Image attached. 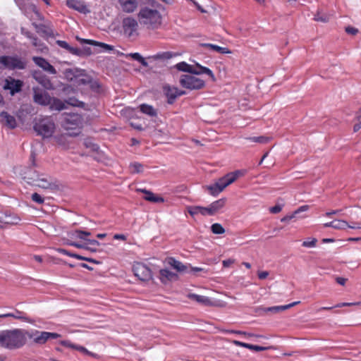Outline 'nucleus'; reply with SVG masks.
I'll return each instance as SVG.
<instances>
[{"label": "nucleus", "instance_id": "1", "mask_svg": "<svg viewBox=\"0 0 361 361\" xmlns=\"http://www.w3.org/2000/svg\"><path fill=\"white\" fill-rule=\"evenodd\" d=\"M161 4L155 0H142L137 13L139 23L147 30H155L162 25Z\"/></svg>", "mask_w": 361, "mask_h": 361}, {"label": "nucleus", "instance_id": "46", "mask_svg": "<svg viewBox=\"0 0 361 361\" xmlns=\"http://www.w3.org/2000/svg\"><path fill=\"white\" fill-rule=\"evenodd\" d=\"M171 57H172V54L169 51L159 53V54H156L154 56V58L155 59H170Z\"/></svg>", "mask_w": 361, "mask_h": 361}, {"label": "nucleus", "instance_id": "2", "mask_svg": "<svg viewBox=\"0 0 361 361\" xmlns=\"http://www.w3.org/2000/svg\"><path fill=\"white\" fill-rule=\"evenodd\" d=\"M26 343V330L13 329L0 331V347L14 350L23 347Z\"/></svg>", "mask_w": 361, "mask_h": 361}, {"label": "nucleus", "instance_id": "61", "mask_svg": "<svg viewBox=\"0 0 361 361\" xmlns=\"http://www.w3.org/2000/svg\"><path fill=\"white\" fill-rule=\"evenodd\" d=\"M85 145L87 147H91L94 151H97L98 149L97 145L92 144L90 141H85Z\"/></svg>", "mask_w": 361, "mask_h": 361}, {"label": "nucleus", "instance_id": "33", "mask_svg": "<svg viewBox=\"0 0 361 361\" xmlns=\"http://www.w3.org/2000/svg\"><path fill=\"white\" fill-rule=\"evenodd\" d=\"M64 76L68 80H73L80 75V71L77 68H68L64 71Z\"/></svg>", "mask_w": 361, "mask_h": 361}, {"label": "nucleus", "instance_id": "28", "mask_svg": "<svg viewBox=\"0 0 361 361\" xmlns=\"http://www.w3.org/2000/svg\"><path fill=\"white\" fill-rule=\"evenodd\" d=\"M187 211L192 216L199 214L203 216L209 215L208 207H204L201 206H188L187 207Z\"/></svg>", "mask_w": 361, "mask_h": 361}, {"label": "nucleus", "instance_id": "5", "mask_svg": "<svg viewBox=\"0 0 361 361\" xmlns=\"http://www.w3.org/2000/svg\"><path fill=\"white\" fill-rule=\"evenodd\" d=\"M122 31L123 35L128 39H135L139 35V22L133 16H126L123 18Z\"/></svg>", "mask_w": 361, "mask_h": 361}, {"label": "nucleus", "instance_id": "57", "mask_svg": "<svg viewBox=\"0 0 361 361\" xmlns=\"http://www.w3.org/2000/svg\"><path fill=\"white\" fill-rule=\"evenodd\" d=\"M282 209V207L281 205H276L274 207H272L269 209L270 212L273 214H277L280 212Z\"/></svg>", "mask_w": 361, "mask_h": 361}, {"label": "nucleus", "instance_id": "36", "mask_svg": "<svg viewBox=\"0 0 361 361\" xmlns=\"http://www.w3.org/2000/svg\"><path fill=\"white\" fill-rule=\"evenodd\" d=\"M67 244L71 245V246H73L75 247L80 248V249H85V250H89V251L92 252H96V249L95 248H93L92 247H89L85 243L82 244V243H75V242H69Z\"/></svg>", "mask_w": 361, "mask_h": 361}, {"label": "nucleus", "instance_id": "44", "mask_svg": "<svg viewBox=\"0 0 361 361\" xmlns=\"http://www.w3.org/2000/svg\"><path fill=\"white\" fill-rule=\"evenodd\" d=\"M67 135H60L54 137L55 141L60 145L66 146Z\"/></svg>", "mask_w": 361, "mask_h": 361}, {"label": "nucleus", "instance_id": "42", "mask_svg": "<svg viewBox=\"0 0 361 361\" xmlns=\"http://www.w3.org/2000/svg\"><path fill=\"white\" fill-rule=\"evenodd\" d=\"M329 16L326 14H322L320 12H317L314 17V20L315 21H320L323 23H326L329 21Z\"/></svg>", "mask_w": 361, "mask_h": 361}, {"label": "nucleus", "instance_id": "14", "mask_svg": "<svg viewBox=\"0 0 361 361\" xmlns=\"http://www.w3.org/2000/svg\"><path fill=\"white\" fill-rule=\"evenodd\" d=\"M159 279L163 284H169L173 281L178 280V275L168 269H162L159 270Z\"/></svg>", "mask_w": 361, "mask_h": 361}, {"label": "nucleus", "instance_id": "4", "mask_svg": "<svg viewBox=\"0 0 361 361\" xmlns=\"http://www.w3.org/2000/svg\"><path fill=\"white\" fill-rule=\"evenodd\" d=\"M240 174L239 171L227 173L224 177L219 178L214 184L209 185L208 190L210 193L215 196L222 192L228 185L233 183Z\"/></svg>", "mask_w": 361, "mask_h": 361}, {"label": "nucleus", "instance_id": "19", "mask_svg": "<svg viewBox=\"0 0 361 361\" xmlns=\"http://www.w3.org/2000/svg\"><path fill=\"white\" fill-rule=\"evenodd\" d=\"M20 221V218L11 214L0 213V223L4 226V228L6 225L17 224Z\"/></svg>", "mask_w": 361, "mask_h": 361}, {"label": "nucleus", "instance_id": "63", "mask_svg": "<svg viewBox=\"0 0 361 361\" xmlns=\"http://www.w3.org/2000/svg\"><path fill=\"white\" fill-rule=\"evenodd\" d=\"M233 263H234V259H231L224 260L223 262H222L223 266L224 267H228L229 266H231Z\"/></svg>", "mask_w": 361, "mask_h": 361}, {"label": "nucleus", "instance_id": "56", "mask_svg": "<svg viewBox=\"0 0 361 361\" xmlns=\"http://www.w3.org/2000/svg\"><path fill=\"white\" fill-rule=\"evenodd\" d=\"M309 209V206L308 205H302L301 207H300L297 210H295L294 212V214L295 216L300 212H306Z\"/></svg>", "mask_w": 361, "mask_h": 361}, {"label": "nucleus", "instance_id": "29", "mask_svg": "<svg viewBox=\"0 0 361 361\" xmlns=\"http://www.w3.org/2000/svg\"><path fill=\"white\" fill-rule=\"evenodd\" d=\"M48 105H49L51 110L61 111L66 108L65 102L55 97H51Z\"/></svg>", "mask_w": 361, "mask_h": 361}, {"label": "nucleus", "instance_id": "22", "mask_svg": "<svg viewBox=\"0 0 361 361\" xmlns=\"http://www.w3.org/2000/svg\"><path fill=\"white\" fill-rule=\"evenodd\" d=\"M33 78L41 84L44 88L51 90L53 88V85L50 80L41 72L35 71L32 74Z\"/></svg>", "mask_w": 361, "mask_h": 361}, {"label": "nucleus", "instance_id": "31", "mask_svg": "<svg viewBox=\"0 0 361 361\" xmlns=\"http://www.w3.org/2000/svg\"><path fill=\"white\" fill-rule=\"evenodd\" d=\"M139 108L142 113L149 116L154 117L157 115V110L151 105L142 104L140 105Z\"/></svg>", "mask_w": 361, "mask_h": 361}, {"label": "nucleus", "instance_id": "38", "mask_svg": "<svg viewBox=\"0 0 361 361\" xmlns=\"http://www.w3.org/2000/svg\"><path fill=\"white\" fill-rule=\"evenodd\" d=\"M73 235H75V238H78L79 239L87 241L89 239L87 238V236H90L91 233L87 231H82L80 230H76Z\"/></svg>", "mask_w": 361, "mask_h": 361}, {"label": "nucleus", "instance_id": "37", "mask_svg": "<svg viewBox=\"0 0 361 361\" xmlns=\"http://www.w3.org/2000/svg\"><path fill=\"white\" fill-rule=\"evenodd\" d=\"M129 56L134 60L140 62L143 66H148V63L139 53H131L129 54Z\"/></svg>", "mask_w": 361, "mask_h": 361}, {"label": "nucleus", "instance_id": "23", "mask_svg": "<svg viewBox=\"0 0 361 361\" xmlns=\"http://www.w3.org/2000/svg\"><path fill=\"white\" fill-rule=\"evenodd\" d=\"M187 297L192 300L196 301L197 303L203 305L204 306H214V302H213L209 298L204 295H200L195 293H189Z\"/></svg>", "mask_w": 361, "mask_h": 361}, {"label": "nucleus", "instance_id": "60", "mask_svg": "<svg viewBox=\"0 0 361 361\" xmlns=\"http://www.w3.org/2000/svg\"><path fill=\"white\" fill-rule=\"evenodd\" d=\"M233 344H235L237 346H241L247 348L249 347V343H243L239 341H233Z\"/></svg>", "mask_w": 361, "mask_h": 361}, {"label": "nucleus", "instance_id": "51", "mask_svg": "<svg viewBox=\"0 0 361 361\" xmlns=\"http://www.w3.org/2000/svg\"><path fill=\"white\" fill-rule=\"evenodd\" d=\"M345 32L349 35H355L358 32V30L355 27L348 26L345 27Z\"/></svg>", "mask_w": 361, "mask_h": 361}, {"label": "nucleus", "instance_id": "39", "mask_svg": "<svg viewBox=\"0 0 361 361\" xmlns=\"http://www.w3.org/2000/svg\"><path fill=\"white\" fill-rule=\"evenodd\" d=\"M211 230L214 234H222L225 232L224 227L218 223L212 224L211 226Z\"/></svg>", "mask_w": 361, "mask_h": 361}, {"label": "nucleus", "instance_id": "13", "mask_svg": "<svg viewBox=\"0 0 361 361\" xmlns=\"http://www.w3.org/2000/svg\"><path fill=\"white\" fill-rule=\"evenodd\" d=\"M31 339L35 343L43 345L47 341V331L37 330L26 331V339Z\"/></svg>", "mask_w": 361, "mask_h": 361}, {"label": "nucleus", "instance_id": "26", "mask_svg": "<svg viewBox=\"0 0 361 361\" xmlns=\"http://www.w3.org/2000/svg\"><path fill=\"white\" fill-rule=\"evenodd\" d=\"M346 228H350L353 229H361L360 223H354L353 225H350L347 221L344 220L336 219L334 221V228L335 229H345Z\"/></svg>", "mask_w": 361, "mask_h": 361}, {"label": "nucleus", "instance_id": "49", "mask_svg": "<svg viewBox=\"0 0 361 361\" xmlns=\"http://www.w3.org/2000/svg\"><path fill=\"white\" fill-rule=\"evenodd\" d=\"M360 305H361V302H342V303L337 304L336 306H334V307H349V306Z\"/></svg>", "mask_w": 361, "mask_h": 361}, {"label": "nucleus", "instance_id": "8", "mask_svg": "<svg viewBox=\"0 0 361 361\" xmlns=\"http://www.w3.org/2000/svg\"><path fill=\"white\" fill-rule=\"evenodd\" d=\"M24 179L28 183L44 189H55L57 187L53 178L44 175L37 174L36 177L24 176Z\"/></svg>", "mask_w": 361, "mask_h": 361}, {"label": "nucleus", "instance_id": "52", "mask_svg": "<svg viewBox=\"0 0 361 361\" xmlns=\"http://www.w3.org/2000/svg\"><path fill=\"white\" fill-rule=\"evenodd\" d=\"M85 244H87L89 247L95 248L96 250L97 247L99 245V243L96 240H88Z\"/></svg>", "mask_w": 361, "mask_h": 361}, {"label": "nucleus", "instance_id": "53", "mask_svg": "<svg viewBox=\"0 0 361 361\" xmlns=\"http://www.w3.org/2000/svg\"><path fill=\"white\" fill-rule=\"evenodd\" d=\"M60 343L63 346H65V347H67V348H73V349H75V346H76L75 344L72 343L70 341H61L60 342Z\"/></svg>", "mask_w": 361, "mask_h": 361}, {"label": "nucleus", "instance_id": "21", "mask_svg": "<svg viewBox=\"0 0 361 361\" xmlns=\"http://www.w3.org/2000/svg\"><path fill=\"white\" fill-rule=\"evenodd\" d=\"M165 262L176 269L178 272H186L188 271V266L183 264L178 260H176L174 257H167Z\"/></svg>", "mask_w": 361, "mask_h": 361}, {"label": "nucleus", "instance_id": "59", "mask_svg": "<svg viewBox=\"0 0 361 361\" xmlns=\"http://www.w3.org/2000/svg\"><path fill=\"white\" fill-rule=\"evenodd\" d=\"M269 275V273L267 271L258 272V277L261 280L265 279Z\"/></svg>", "mask_w": 361, "mask_h": 361}, {"label": "nucleus", "instance_id": "35", "mask_svg": "<svg viewBox=\"0 0 361 361\" xmlns=\"http://www.w3.org/2000/svg\"><path fill=\"white\" fill-rule=\"evenodd\" d=\"M129 169L132 173H140L143 172L144 166L139 162H133L130 164Z\"/></svg>", "mask_w": 361, "mask_h": 361}, {"label": "nucleus", "instance_id": "43", "mask_svg": "<svg viewBox=\"0 0 361 361\" xmlns=\"http://www.w3.org/2000/svg\"><path fill=\"white\" fill-rule=\"evenodd\" d=\"M317 240L316 238H311L302 242V245L305 247H314L317 245Z\"/></svg>", "mask_w": 361, "mask_h": 361}, {"label": "nucleus", "instance_id": "6", "mask_svg": "<svg viewBox=\"0 0 361 361\" xmlns=\"http://www.w3.org/2000/svg\"><path fill=\"white\" fill-rule=\"evenodd\" d=\"M197 75L195 74H185L182 75L180 78V85L186 89L193 90H200L203 88L205 85L204 81L198 78Z\"/></svg>", "mask_w": 361, "mask_h": 361}, {"label": "nucleus", "instance_id": "64", "mask_svg": "<svg viewBox=\"0 0 361 361\" xmlns=\"http://www.w3.org/2000/svg\"><path fill=\"white\" fill-rule=\"evenodd\" d=\"M336 282L341 285V286H344L345 284V282L347 281V279L345 278H343V277H336Z\"/></svg>", "mask_w": 361, "mask_h": 361}, {"label": "nucleus", "instance_id": "50", "mask_svg": "<svg viewBox=\"0 0 361 361\" xmlns=\"http://www.w3.org/2000/svg\"><path fill=\"white\" fill-rule=\"evenodd\" d=\"M356 121L358 122L353 127L354 132L358 131L361 128V116L356 115Z\"/></svg>", "mask_w": 361, "mask_h": 361}, {"label": "nucleus", "instance_id": "48", "mask_svg": "<svg viewBox=\"0 0 361 361\" xmlns=\"http://www.w3.org/2000/svg\"><path fill=\"white\" fill-rule=\"evenodd\" d=\"M31 40L33 46H35V47H38L39 49H40L41 51L44 49L43 44L41 43L36 37L34 36L31 39Z\"/></svg>", "mask_w": 361, "mask_h": 361}, {"label": "nucleus", "instance_id": "32", "mask_svg": "<svg viewBox=\"0 0 361 361\" xmlns=\"http://www.w3.org/2000/svg\"><path fill=\"white\" fill-rule=\"evenodd\" d=\"M202 46L210 49L212 51L221 53V54H231V51L226 47H222L216 44L204 43L202 44Z\"/></svg>", "mask_w": 361, "mask_h": 361}, {"label": "nucleus", "instance_id": "47", "mask_svg": "<svg viewBox=\"0 0 361 361\" xmlns=\"http://www.w3.org/2000/svg\"><path fill=\"white\" fill-rule=\"evenodd\" d=\"M32 201L38 203V204H42L44 201V199L38 193L35 192L32 195Z\"/></svg>", "mask_w": 361, "mask_h": 361}, {"label": "nucleus", "instance_id": "24", "mask_svg": "<svg viewBox=\"0 0 361 361\" xmlns=\"http://www.w3.org/2000/svg\"><path fill=\"white\" fill-rule=\"evenodd\" d=\"M226 199L221 198L216 201L213 202L208 206L209 216H213L221 210L226 204Z\"/></svg>", "mask_w": 361, "mask_h": 361}, {"label": "nucleus", "instance_id": "25", "mask_svg": "<svg viewBox=\"0 0 361 361\" xmlns=\"http://www.w3.org/2000/svg\"><path fill=\"white\" fill-rule=\"evenodd\" d=\"M166 95L168 98V102L173 104L175 99L184 94V92L176 87H168L165 88Z\"/></svg>", "mask_w": 361, "mask_h": 361}, {"label": "nucleus", "instance_id": "17", "mask_svg": "<svg viewBox=\"0 0 361 361\" xmlns=\"http://www.w3.org/2000/svg\"><path fill=\"white\" fill-rule=\"evenodd\" d=\"M32 61L37 66L42 68L44 71L53 75L56 73L55 68L45 59L39 56H33Z\"/></svg>", "mask_w": 361, "mask_h": 361}, {"label": "nucleus", "instance_id": "27", "mask_svg": "<svg viewBox=\"0 0 361 361\" xmlns=\"http://www.w3.org/2000/svg\"><path fill=\"white\" fill-rule=\"evenodd\" d=\"M1 122L4 123L10 128H15L17 126L16 120L14 116L10 115L6 111H2L0 114Z\"/></svg>", "mask_w": 361, "mask_h": 361}, {"label": "nucleus", "instance_id": "15", "mask_svg": "<svg viewBox=\"0 0 361 361\" xmlns=\"http://www.w3.org/2000/svg\"><path fill=\"white\" fill-rule=\"evenodd\" d=\"M22 87L23 82L21 80L9 78L5 80L4 89L9 90L11 94L14 95L21 90Z\"/></svg>", "mask_w": 361, "mask_h": 361}, {"label": "nucleus", "instance_id": "16", "mask_svg": "<svg viewBox=\"0 0 361 361\" xmlns=\"http://www.w3.org/2000/svg\"><path fill=\"white\" fill-rule=\"evenodd\" d=\"M119 8L124 13H133L138 7L137 0H117Z\"/></svg>", "mask_w": 361, "mask_h": 361}, {"label": "nucleus", "instance_id": "3", "mask_svg": "<svg viewBox=\"0 0 361 361\" xmlns=\"http://www.w3.org/2000/svg\"><path fill=\"white\" fill-rule=\"evenodd\" d=\"M56 129V125L51 116L36 118L34 130L44 138L52 136Z\"/></svg>", "mask_w": 361, "mask_h": 361}, {"label": "nucleus", "instance_id": "34", "mask_svg": "<svg viewBox=\"0 0 361 361\" xmlns=\"http://www.w3.org/2000/svg\"><path fill=\"white\" fill-rule=\"evenodd\" d=\"M14 319L21 320L23 322H28L30 324L33 323V320L30 319L26 314V313L23 312H20L19 310H15L14 312Z\"/></svg>", "mask_w": 361, "mask_h": 361}, {"label": "nucleus", "instance_id": "41", "mask_svg": "<svg viewBox=\"0 0 361 361\" xmlns=\"http://www.w3.org/2000/svg\"><path fill=\"white\" fill-rule=\"evenodd\" d=\"M247 139L252 142L259 143H267L270 140V137L266 136L251 137Z\"/></svg>", "mask_w": 361, "mask_h": 361}, {"label": "nucleus", "instance_id": "45", "mask_svg": "<svg viewBox=\"0 0 361 361\" xmlns=\"http://www.w3.org/2000/svg\"><path fill=\"white\" fill-rule=\"evenodd\" d=\"M75 350H77L84 353L85 355L92 356V357H96V355L94 353L90 352L87 349H86L83 346L76 345Z\"/></svg>", "mask_w": 361, "mask_h": 361}, {"label": "nucleus", "instance_id": "40", "mask_svg": "<svg viewBox=\"0 0 361 361\" xmlns=\"http://www.w3.org/2000/svg\"><path fill=\"white\" fill-rule=\"evenodd\" d=\"M85 42L89 44H92V45H98L99 47L104 48L106 50H112L113 49V47H111V45L102 43V42H98L91 40V39L85 40Z\"/></svg>", "mask_w": 361, "mask_h": 361}, {"label": "nucleus", "instance_id": "7", "mask_svg": "<svg viewBox=\"0 0 361 361\" xmlns=\"http://www.w3.org/2000/svg\"><path fill=\"white\" fill-rule=\"evenodd\" d=\"M176 68L180 71L187 72L189 73L200 75L202 73H205L208 75L213 81L216 80L215 76L213 72L208 68L200 66V64H197L196 66H193L192 65L188 64L187 63L183 61L178 63L176 65Z\"/></svg>", "mask_w": 361, "mask_h": 361}, {"label": "nucleus", "instance_id": "54", "mask_svg": "<svg viewBox=\"0 0 361 361\" xmlns=\"http://www.w3.org/2000/svg\"><path fill=\"white\" fill-rule=\"evenodd\" d=\"M247 348H249L250 350H254L255 351H262V350H264L267 349V348H265V347L252 345V344H249V347H247Z\"/></svg>", "mask_w": 361, "mask_h": 361}, {"label": "nucleus", "instance_id": "62", "mask_svg": "<svg viewBox=\"0 0 361 361\" xmlns=\"http://www.w3.org/2000/svg\"><path fill=\"white\" fill-rule=\"evenodd\" d=\"M67 104L72 105V106H80V103L78 100L73 99L72 98H70L67 102Z\"/></svg>", "mask_w": 361, "mask_h": 361}, {"label": "nucleus", "instance_id": "12", "mask_svg": "<svg viewBox=\"0 0 361 361\" xmlns=\"http://www.w3.org/2000/svg\"><path fill=\"white\" fill-rule=\"evenodd\" d=\"M82 125V118L79 114H69L65 117L63 126L66 130H76Z\"/></svg>", "mask_w": 361, "mask_h": 361}, {"label": "nucleus", "instance_id": "20", "mask_svg": "<svg viewBox=\"0 0 361 361\" xmlns=\"http://www.w3.org/2000/svg\"><path fill=\"white\" fill-rule=\"evenodd\" d=\"M300 301H295L292 303L286 305H279V306H273L269 307H261L260 310L264 313H271V314H276L281 311L286 310L298 304H299Z\"/></svg>", "mask_w": 361, "mask_h": 361}, {"label": "nucleus", "instance_id": "9", "mask_svg": "<svg viewBox=\"0 0 361 361\" xmlns=\"http://www.w3.org/2000/svg\"><path fill=\"white\" fill-rule=\"evenodd\" d=\"M25 62L18 56H0V68L24 69Z\"/></svg>", "mask_w": 361, "mask_h": 361}, {"label": "nucleus", "instance_id": "30", "mask_svg": "<svg viewBox=\"0 0 361 361\" xmlns=\"http://www.w3.org/2000/svg\"><path fill=\"white\" fill-rule=\"evenodd\" d=\"M141 192H143L145 194V200L155 202V203H159V202H164V200L161 197L156 196L153 192L151 191L147 190L146 189H140L139 190Z\"/></svg>", "mask_w": 361, "mask_h": 361}, {"label": "nucleus", "instance_id": "55", "mask_svg": "<svg viewBox=\"0 0 361 361\" xmlns=\"http://www.w3.org/2000/svg\"><path fill=\"white\" fill-rule=\"evenodd\" d=\"M47 341L49 339H56V338L61 337V335L57 333H52V332H47Z\"/></svg>", "mask_w": 361, "mask_h": 361}, {"label": "nucleus", "instance_id": "58", "mask_svg": "<svg viewBox=\"0 0 361 361\" xmlns=\"http://www.w3.org/2000/svg\"><path fill=\"white\" fill-rule=\"evenodd\" d=\"M57 44H59V46L66 50H68L70 48V45L66 41L58 40Z\"/></svg>", "mask_w": 361, "mask_h": 361}, {"label": "nucleus", "instance_id": "18", "mask_svg": "<svg viewBox=\"0 0 361 361\" xmlns=\"http://www.w3.org/2000/svg\"><path fill=\"white\" fill-rule=\"evenodd\" d=\"M66 5L68 8L74 9L81 13L86 14L90 12V9L83 1L66 0Z\"/></svg>", "mask_w": 361, "mask_h": 361}, {"label": "nucleus", "instance_id": "10", "mask_svg": "<svg viewBox=\"0 0 361 361\" xmlns=\"http://www.w3.org/2000/svg\"><path fill=\"white\" fill-rule=\"evenodd\" d=\"M133 271L136 277L143 281H147L152 279L151 269L140 262L133 264Z\"/></svg>", "mask_w": 361, "mask_h": 361}, {"label": "nucleus", "instance_id": "11", "mask_svg": "<svg viewBox=\"0 0 361 361\" xmlns=\"http://www.w3.org/2000/svg\"><path fill=\"white\" fill-rule=\"evenodd\" d=\"M32 90L33 100L35 103L42 106H47L49 104L51 96L48 92L38 87H33Z\"/></svg>", "mask_w": 361, "mask_h": 361}]
</instances>
